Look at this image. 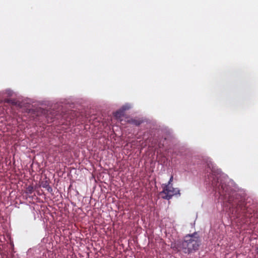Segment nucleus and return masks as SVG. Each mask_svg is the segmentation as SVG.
Here are the masks:
<instances>
[{"label": "nucleus", "mask_w": 258, "mask_h": 258, "mask_svg": "<svg viewBox=\"0 0 258 258\" xmlns=\"http://www.w3.org/2000/svg\"><path fill=\"white\" fill-rule=\"evenodd\" d=\"M208 166L211 170L208 181L211 183L214 189L218 192L224 204H228L230 209H233L236 218L240 217L241 215L247 216L249 210L240 196L227 184V179L221 171L216 169L212 165V167L209 164Z\"/></svg>", "instance_id": "1"}, {"label": "nucleus", "mask_w": 258, "mask_h": 258, "mask_svg": "<svg viewBox=\"0 0 258 258\" xmlns=\"http://www.w3.org/2000/svg\"><path fill=\"white\" fill-rule=\"evenodd\" d=\"M201 244V239L195 232L185 236L180 244L179 247L184 253L189 254L198 250Z\"/></svg>", "instance_id": "2"}, {"label": "nucleus", "mask_w": 258, "mask_h": 258, "mask_svg": "<svg viewBox=\"0 0 258 258\" xmlns=\"http://www.w3.org/2000/svg\"><path fill=\"white\" fill-rule=\"evenodd\" d=\"M163 190L160 192V194L163 199L169 200L173 196L180 195V190L177 188H174L172 186L168 187V185H163Z\"/></svg>", "instance_id": "3"}, {"label": "nucleus", "mask_w": 258, "mask_h": 258, "mask_svg": "<svg viewBox=\"0 0 258 258\" xmlns=\"http://www.w3.org/2000/svg\"><path fill=\"white\" fill-rule=\"evenodd\" d=\"M124 110H119L116 111L114 113V116L118 119H120L121 117H122L124 115Z\"/></svg>", "instance_id": "4"}, {"label": "nucleus", "mask_w": 258, "mask_h": 258, "mask_svg": "<svg viewBox=\"0 0 258 258\" xmlns=\"http://www.w3.org/2000/svg\"><path fill=\"white\" fill-rule=\"evenodd\" d=\"M127 122L129 123H132L133 124H135L136 126L140 125L141 124V123H142V121L141 120H137V119H133V118H132L131 119H128L127 120Z\"/></svg>", "instance_id": "5"}, {"label": "nucleus", "mask_w": 258, "mask_h": 258, "mask_svg": "<svg viewBox=\"0 0 258 258\" xmlns=\"http://www.w3.org/2000/svg\"><path fill=\"white\" fill-rule=\"evenodd\" d=\"M33 187L32 186H28L26 188V192L28 194H31L33 192Z\"/></svg>", "instance_id": "6"}, {"label": "nucleus", "mask_w": 258, "mask_h": 258, "mask_svg": "<svg viewBox=\"0 0 258 258\" xmlns=\"http://www.w3.org/2000/svg\"><path fill=\"white\" fill-rule=\"evenodd\" d=\"M172 180H173V176H172L170 177V178L169 181L168 182V183L167 184H165V185H168V187H170L171 186H170V184H171V182L172 181Z\"/></svg>", "instance_id": "7"}, {"label": "nucleus", "mask_w": 258, "mask_h": 258, "mask_svg": "<svg viewBox=\"0 0 258 258\" xmlns=\"http://www.w3.org/2000/svg\"><path fill=\"white\" fill-rule=\"evenodd\" d=\"M46 187L47 188L48 191L50 192L52 191V188L48 184L46 185Z\"/></svg>", "instance_id": "8"}, {"label": "nucleus", "mask_w": 258, "mask_h": 258, "mask_svg": "<svg viewBox=\"0 0 258 258\" xmlns=\"http://www.w3.org/2000/svg\"><path fill=\"white\" fill-rule=\"evenodd\" d=\"M46 185H47V184H44V185H43V187H46Z\"/></svg>", "instance_id": "9"}, {"label": "nucleus", "mask_w": 258, "mask_h": 258, "mask_svg": "<svg viewBox=\"0 0 258 258\" xmlns=\"http://www.w3.org/2000/svg\"><path fill=\"white\" fill-rule=\"evenodd\" d=\"M256 250H257V253H258V247L257 248Z\"/></svg>", "instance_id": "10"}]
</instances>
